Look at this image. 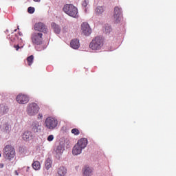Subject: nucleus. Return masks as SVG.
I'll list each match as a JSON object with an SVG mask.
<instances>
[{
  "label": "nucleus",
  "mask_w": 176,
  "mask_h": 176,
  "mask_svg": "<svg viewBox=\"0 0 176 176\" xmlns=\"http://www.w3.org/2000/svg\"><path fill=\"white\" fill-rule=\"evenodd\" d=\"M34 30H37L38 33H47V26L43 22H36L34 25Z\"/></svg>",
  "instance_id": "6e6552de"
},
{
  "label": "nucleus",
  "mask_w": 176,
  "mask_h": 176,
  "mask_svg": "<svg viewBox=\"0 0 176 176\" xmlns=\"http://www.w3.org/2000/svg\"><path fill=\"white\" fill-rule=\"evenodd\" d=\"M14 32H17V29H15V30H14Z\"/></svg>",
  "instance_id": "72a5a7b5"
},
{
  "label": "nucleus",
  "mask_w": 176,
  "mask_h": 176,
  "mask_svg": "<svg viewBox=\"0 0 176 176\" xmlns=\"http://www.w3.org/2000/svg\"><path fill=\"white\" fill-rule=\"evenodd\" d=\"M34 55H30V56H28L27 58V62L29 65V67H31L34 63Z\"/></svg>",
  "instance_id": "4be33fe9"
},
{
  "label": "nucleus",
  "mask_w": 176,
  "mask_h": 176,
  "mask_svg": "<svg viewBox=\"0 0 176 176\" xmlns=\"http://www.w3.org/2000/svg\"><path fill=\"white\" fill-rule=\"evenodd\" d=\"M30 169V167L29 166H28V168H27V170H28Z\"/></svg>",
  "instance_id": "473e14b6"
},
{
  "label": "nucleus",
  "mask_w": 176,
  "mask_h": 176,
  "mask_svg": "<svg viewBox=\"0 0 176 176\" xmlns=\"http://www.w3.org/2000/svg\"><path fill=\"white\" fill-rule=\"evenodd\" d=\"M34 1H36L37 3H39L41 1V0H34Z\"/></svg>",
  "instance_id": "7c9ffc66"
},
{
  "label": "nucleus",
  "mask_w": 176,
  "mask_h": 176,
  "mask_svg": "<svg viewBox=\"0 0 176 176\" xmlns=\"http://www.w3.org/2000/svg\"><path fill=\"white\" fill-rule=\"evenodd\" d=\"M63 11L72 18H77L78 16V10L73 4H65L63 7Z\"/></svg>",
  "instance_id": "f03ea898"
},
{
  "label": "nucleus",
  "mask_w": 176,
  "mask_h": 176,
  "mask_svg": "<svg viewBox=\"0 0 176 176\" xmlns=\"http://www.w3.org/2000/svg\"><path fill=\"white\" fill-rule=\"evenodd\" d=\"M16 101L19 104H27L30 101V97L27 94H20L16 97Z\"/></svg>",
  "instance_id": "9d476101"
},
{
  "label": "nucleus",
  "mask_w": 176,
  "mask_h": 176,
  "mask_svg": "<svg viewBox=\"0 0 176 176\" xmlns=\"http://www.w3.org/2000/svg\"><path fill=\"white\" fill-rule=\"evenodd\" d=\"M11 128V125L9 122H4L1 124V129L2 131H5V133H9L10 129Z\"/></svg>",
  "instance_id": "ddd939ff"
},
{
  "label": "nucleus",
  "mask_w": 176,
  "mask_h": 176,
  "mask_svg": "<svg viewBox=\"0 0 176 176\" xmlns=\"http://www.w3.org/2000/svg\"><path fill=\"white\" fill-rule=\"evenodd\" d=\"M120 15H122V8L120 7H115L113 14V21L115 23H119V22H120Z\"/></svg>",
  "instance_id": "1a4fd4ad"
},
{
  "label": "nucleus",
  "mask_w": 176,
  "mask_h": 176,
  "mask_svg": "<svg viewBox=\"0 0 176 176\" xmlns=\"http://www.w3.org/2000/svg\"><path fill=\"white\" fill-rule=\"evenodd\" d=\"M81 30L82 31V33L85 34V36H89L91 33L90 25H89L87 22H83V23H82Z\"/></svg>",
  "instance_id": "9b49d317"
},
{
  "label": "nucleus",
  "mask_w": 176,
  "mask_h": 176,
  "mask_svg": "<svg viewBox=\"0 0 176 176\" xmlns=\"http://www.w3.org/2000/svg\"><path fill=\"white\" fill-rule=\"evenodd\" d=\"M35 11V8L34 7H29L28 12H29V14H34Z\"/></svg>",
  "instance_id": "393cba45"
},
{
  "label": "nucleus",
  "mask_w": 176,
  "mask_h": 176,
  "mask_svg": "<svg viewBox=\"0 0 176 176\" xmlns=\"http://www.w3.org/2000/svg\"><path fill=\"white\" fill-rule=\"evenodd\" d=\"M20 151L23 154H27L28 153V148H26V147L21 148H20Z\"/></svg>",
  "instance_id": "a878e982"
},
{
  "label": "nucleus",
  "mask_w": 176,
  "mask_h": 176,
  "mask_svg": "<svg viewBox=\"0 0 176 176\" xmlns=\"http://www.w3.org/2000/svg\"><path fill=\"white\" fill-rule=\"evenodd\" d=\"M70 45L72 48L77 49L80 46V41L78 38H73L70 42Z\"/></svg>",
  "instance_id": "4468645a"
},
{
  "label": "nucleus",
  "mask_w": 176,
  "mask_h": 176,
  "mask_svg": "<svg viewBox=\"0 0 176 176\" xmlns=\"http://www.w3.org/2000/svg\"><path fill=\"white\" fill-rule=\"evenodd\" d=\"M14 47L16 50V51H19V48H22V47H20V45H19V44H14Z\"/></svg>",
  "instance_id": "c85d7f7f"
},
{
  "label": "nucleus",
  "mask_w": 176,
  "mask_h": 176,
  "mask_svg": "<svg viewBox=\"0 0 176 176\" xmlns=\"http://www.w3.org/2000/svg\"><path fill=\"white\" fill-rule=\"evenodd\" d=\"M52 28L54 29L55 33L58 34L60 32L61 29H60V26H58V25H56V23H52Z\"/></svg>",
  "instance_id": "412c9836"
},
{
  "label": "nucleus",
  "mask_w": 176,
  "mask_h": 176,
  "mask_svg": "<svg viewBox=\"0 0 176 176\" xmlns=\"http://www.w3.org/2000/svg\"><path fill=\"white\" fill-rule=\"evenodd\" d=\"M54 139V136H53V135H50V136L47 138L48 142H53Z\"/></svg>",
  "instance_id": "bb28decb"
},
{
  "label": "nucleus",
  "mask_w": 176,
  "mask_h": 176,
  "mask_svg": "<svg viewBox=\"0 0 176 176\" xmlns=\"http://www.w3.org/2000/svg\"><path fill=\"white\" fill-rule=\"evenodd\" d=\"M41 124H40V122L38 120H34L32 123V130L34 131V133H38V131H41Z\"/></svg>",
  "instance_id": "f8f14e48"
},
{
  "label": "nucleus",
  "mask_w": 176,
  "mask_h": 176,
  "mask_svg": "<svg viewBox=\"0 0 176 176\" xmlns=\"http://www.w3.org/2000/svg\"><path fill=\"white\" fill-rule=\"evenodd\" d=\"M3 156L5 158V160H8L9 161L13 160V158H14V157L16 156L14 147H12V146H5L3 150Z\"/></svg>",
  "instance_id": "7ed1b4c3"
},
{
  "label": "nucleus",
  "mask_w": 176,
  "mask_h": 176,
  "mask_svg": "<svg viewBox=\"0 0 176 176\" xmlns=\"http://www.w3.org/2000/svg\"><path fill=\"white\" fill-rule=\"evenodd\" d=\"M32 166L33 169L38 170L41 168V162H39V161H33Z\"/></svg>",
  "instance_id": "aec40b11"
},
{
  "label": "nucleus",
  "mask_w": 176,
  "mask_h": 176,
  "mask_svg": "<svg viewBox=\"0 0 176 176\" xmlns=\"http://www.w3.org/2000/svg\"><path fill=\"white\" fill-rule=\"evenodd\" d=\"M33 138V135L32 133V132H30V131H26L25 132H24V133L23 134V140H31Z\"/></svg>",
  "instance_id": "2eb2a0df"
},
{
  "label": "nucleus",
  "mask_w": 176,
  "mask_h": 176,
  "mask_svg": "<svg viewBox=\"0 0 176 176\" xmlns=\"http://www.w3.org/2000/svg\"><path fill=\"white\" fill-rule=\"evenodd\" d=\"M64 151V147L61 146L60 144L59 146H57L56 148H55V152L57 155H61Z\"/></svg>",
  "instance_id": "6ab92c4d"
},
{
  "label": "nucleus",
  "mask_w": 176,
  "mask_h": 176,
  "mask_svg": "<svg viewBox=\"0 0 176 176\" xmlns=\"http://www.w3.org/2000/svg\"><path fill=\"white\" fill-rule=\"evenodd\" d=\"M96 14H102V12H104L103 7H100V6L97 7L96 10Z\"/></svg>",
  "instance_id": "5701e85b"
},
{
  "label": "nucleus",
  "mask_w": 176,
  "mask_h": 176,
  "mask_svg": "<svg viewBox=\"0 0 176 176\" xmlns=\"http://www.w3.org/2000/svg\"><path fill=\"white\" fill-rule=\"evenodd\" d=\"M82 170L84 176H91L93 173V169H91V168L89 166H84Z\"/></svg>",
  "instance_id": "dca6fc26"
},
{
  "label": "nucleus",
  "mask_w": 176,
  "mask_h": 176,
  "mask_svg": "<svg viewBox=\"0 0 176 176\" xmlns=\"http://www.w3.org/2000/svg\"><path fill=\"white\" fill-rule=\"evenodd\" d=\"M38 118H43V114L42 113H38Z\"/></svg>",
  "instance_id": "c756f323"
},
{
  "label": "nucleus",
  "mask_w": 176,
  "mask_h": 176,
  "mask_svg": "<svg viewBox=\"0 0 176 176\" xmlns=\"http://www.w3.org/2000/svg\"><path fill=\"white\" fill-rule=\"evenodd\" d=\"M52 164H53V162L52 161V160H50V158H47L45 162V169H47V170H49V169L52 168Z\"/></svg>",
  "instance_id": "f3484780"
},
{
  "label": "nucleus",
  "mask_w": 176,
  "mask_h": 176,
  "mask_svg": "<svg viewBox=\"0 0 176 176\" xmlns=\"http://www.w3.org/2000/svg\"><path fill=\"white\" fill-rule=\"evenodd\" d=\"M31 40L33 44L36 45H41L43 43V33H39L38 30L32 33Z\"/></svg>",
  "instance_id": "423d86ee"
},
{
  "label": "nucleus",
  "mask_w": 176,
  "mask_h": 176,
  "mask_svg": "<svg viewBox=\"0 0 176 176\" xmlns=\"http://www.w3.org/2000/svg\"><path fill=\"white\" fill-rule=\"evenodd\" d=\"M58 124V120L53 116H48L45 120V126L48 130H54Z\"/></svg>",
  "instance_id": "20e7f679"
},
{
  "label": "nucleus",
  "mask_w": 176,
  "mask_h": 176,
  "mask_svg": "<svg viewBox=\"0 0 176 176\" xmlns=\"http://www.w3.org/2000/svg\"><path fill=\"white\" fill-rule=\"evenodd\" d=\"M19 36H22V35H23V33H22L21 32H19Z\"/></svg>",
  "instance_id": "2f4dec72"
},
{
  "label": "nucleus",
  "mask_w": 176,
  "mask_h": 176,
  "mask_svg": "<svg viewBox=\"0 0 176 176\" xmlns=\"http://www.w3.org/2000/svg\"><path fill=\"white\" fill-rule=\"evenodd\" d=\"M88 4H89V1H88L85 0L84 1H82V6L83 7H87Z\"/></svg>",
  "instance_id": "cd10ccee"
},
{
  "label": "nucleus",
  "mask_w": 176,
  "mask_h": 176,
  "mask_svg": "<svg viewBox=\"0 0 176 176\" xmlns=\"http://www.w3.org/2000/svg\"><path fill=\"white\" fill-rule=\"evenodd\" d=\"M58 173L59 176H65L67 173V169L65 166H60L58 169Z\"/></svg>",
  "instance_id": "a211bd4d"
},
{
  "label": "nucleus",
  "mask_w": 176,
  "mask_h": 176,
  "mask_svg": "<svg viewBox=\"0 0 176 176\" xmlns=\"http://www.w3.org/2000/svg\"><path fill=\"white\" fill-rule=\"evenodd\" d=\"M1 157V153H0V157Z\"/></svg>",
  "instance_id": "f704fd0d"
},
{
  "label": "nucleus",
  "mask_w": 176,
  "mask_h": 176,
  "mask_svg": "<svg viewBox=\"0 0 176 176\" xmlns=\"http://www.w3.org/2000/svg\"><path fill=\"white\" fill-rule=\"evenodd\" d=\"M39 109L40 107L36 102H31L27 106V113L30 116H33L38 113Z\"/></svg>",
  "instance_id": "0eeeda50"
},
{
  "label": "nucleus",
  "mask_w": 176,
  "mask_h": 176,
  "mask_svg": "<svg viewBox=\"0 0 176 176\" xmlns=\"http://www.w3.org/2000/svg\"><path fill=\"white\" fill-rule=\"evenodd\" d=\"M104 45V40L101 36H97L91 41L89 44V47L91 50H100Z\"/></svg>",
  "instance_id": "39448f33"
},
{
  "label": "nucleus",
  "mask_w": 176,
  "mask_h": 176,
  "mask_svg": "<svg viewBox=\"0 0 176 176\" xmlns=\"http://www.w3.org/2000/svg\"><path fill=\"white\" fill-rule=\"evenodd\" d=\"M72 134H75V135H78L80 134V131L77 129V128H74V129L72 130Z\"/></svg>",
  "instance_id": "b1692460"
},
{
  "label": "nucleus",
  "mask_w": 176,
  "mask_h": 176,
  "mask_svg": "<svg viewBox=\"0 0 176 176\" xmlns=\"http://www.w3.org/2000/svg\"><path fill=\"white\" fill-rule=\"evenodd\" d=\"M88 144V140L85 138L80 139L76 144L73 147L72 154L74 155H78L81 154L83 148H85Z\"/></svg>",
  "instance_id": "f257e3e1"
}]
</instances>
